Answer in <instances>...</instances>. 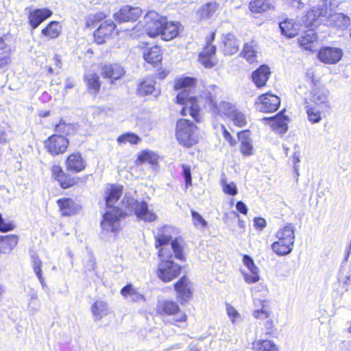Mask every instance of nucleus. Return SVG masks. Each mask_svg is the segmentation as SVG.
<instances>
[{
    "label": "nucleus",
    "mask_w": 351,
    "mask_h": 351,
    "mask_svg": "<svg viewBox=\"0 0 351 351\" xmlns=\"http://www.w3.org/2000/svg\"><path fill=\"white\" fill-rule=\"evenodd\" d=\"M52 12L47 8L35 9L29 13V22L33 29L37 28L40 23L50 17Z\"/></svg>",
    "instance_id": "aec40b11"
},
{
    "label": "nucleus",
    "mask_w": 351,
    "mask_h": 351,
    "mask_svg": "<svg viewBox=\"0 0 351 351\" xmlns=\"http://www.w3.org/2000/svg\"><path fill=\"white\" fill-rule=\"evenodd\" d=\"M182 167L186 185V186H191L192 184L191 167L186 165H182Z\"/></svg>",
    "instance_id": "680f3d73"
},
{
    "label": "nucleus",
    "mask_w": 351,
    "mask_h": 351,
    "mask_svg": "<svg viewBox=\"0 0 351 351\" xmlns=\"http://www.w3.org/2000/svg\"><path fill=\"white\" fill-rule=\"evenodd\" d=\"M221 186L223 191L230 195H235L237 193L236 184L233 182H228L226 179H221Z\"/></svg>",
    "instance_id": "5fc2aeb1"
},
{
    "label": "nucleus",
    "mask_w": 351,
    "mask_h": 351,
    "mask_svg": "<svg viewBox=\"0 0 351 351\" xmlns=\"http://www.w3.org/2000/svg\"><path fill=\"white\" fill-rule=\"evenodd\" d=\"M171 248L173 250L175 257L179 260H184V256L182 252V247L177 239L171 241Z\"/></svg>",
    "instance_id": "4d7b16f0"
},
{
    "label": "nucleus",
    "mask_w": 351,
    "mask_h": 351,
    "mask_svg": "<svg viewBox=\"0 0 351 351\" xmlns=\"http://www.w3.org/2000/svg\"><path fill=\"white\" fill-rule=\"evenodd\" d=\"M235 106L229 102L221 101L218 105H215V110L220 115H224L228 118L234 113Z\"/></svg>",
    "instance_id": "37998d69"
},
{
    "label": "nucleus",
    "mask_w": 351,
    "mask_h": 351,
    "mask_svg": "<svg viewBox=\"0 0 351 351\" xmlns=\"http://www.w3.org/2000/svg\"><path fill=\"white\" fill-rule=\"evenodd\" d=\"M10 53V47L7 45L3 39L0 37V67L5 66L8 64Z\"/></svg>",
    "instance_id": "79ce46f5"
},
{
    "label": "nucleus",
    "mask_w": 351,
    "mask_h": 351,
    "mask_svg": "<svg viewBox=\"0 0 351 351\" xmlns=\"http://www.w3.org/2000/svg\"><path fill=\"white\" fill-rule=\"evenodd\" d=\"M32 265L36 275H39L42 274V261L36 254H34L32 256Z\"/></svg>",
    "instance_id": "13d9d810"
},
{
    "label": "nucleus",
    "mask_w": 351,
    "mask_h": 351,
    "mask_svg": "<svg viewBox=\"0 0 351 351\" xmlns=\"http://www.w3.org/2000/svg\"><path fill=\"white\" fill-rule=\"evenodd\" d=\"M61 25L58 21H51L42 30V34L49 38H56L60 34Z\"/></svg>",
    "instance_id": "4c0bfd02"
},
{
    "label": "nucleus",
    "mask_w": 351,
    "mask_h": 351,
    "mask_svg": "<svg viewBox=\"0 0 351 351\" xmlns=\"http://www.w3.org/2000/svg\"><path fill=\"white\" fill-rule=\"evenodd\" d=\"M177 233V229L171 226L166 225L157 228L154 234L156 247L168 244Z\"/></svg>",
    "instance_id": "ddd939ff"
},
{
    "label": "nucleus",
    "mask_w": 351,
    "mask_h": 351,
    "mask_svg": "<svg viewBox=\"0 0 351 351\" xmlns=\"http://www.w3.org/2000/svg\"><path fill=\"white\" fill-rule=\"evenodd\" d=\"M165 19L154 10L147 12L143 19L146 34L151 38L159 36L165 23Z\"/></svg>",
    "instance_id": "423d86ee"
},
{
    "label": "nucleus",
    "mask_w": 351,
    "mask_h": 351,
    "mask_svg": "<svg viewBox=\"0 0 351 351\" xmlns=\"http://www.w3.org/2000/svg\"><path fill=\"white\" fill-rule=\"evenodd\" d=\"M317 36L314 30L308 29L298 38V43L306 50L313 51Z\"/></svg>",
    "instance_id": "c9c22d12"
},
{
    "label": "nucleus",
    "mask_w": 351,
    "mask_h": 351,
    "mask_svg": "<svg viewBox=\"0 0 351 351\" xmlns=\"http://www.w3.org/2000/svg\"><path fill=\"white\" fill-rule=\"evenodd\" d=\"M271 121V126L275 128H279L281 132H285L287 130L286 118L278 114L275 117L267 118Z\"/></svg>",
    "instance_id": "de8ad7c7"
},
{
    "label": "nucleus",
    "mask_w": 351,
    "mask_h": 351,
    "mask_svg": "<svg viewBox=\"0 0 351 351\" xmlns=\"http://www.w3.org/2000/svg\"><path fill=\"white\" fill-rule=\"evenodd\" d=\"M330 91L324 86H318L312 88L310 92V101L319 107L330 108V101L328 100Z\"/></svg>",
    "instance_id": "9b49d317"
},
{
    "label": "nucleus",
    "mask_w": 351,
    "mask_h": 351,
    "mask_svg": "<svg viewBox=\"0 0 351 351\" xmlns=\"http://www.w3.org/2000/svg\"><path fill=\"white\" fill-rule=\"evenodd\" d=\"M138 160L141 162H147L154 165L158 161V156L150 151H143L138 157Z\"/></svg>",
    "instance_id": "3c124183"
},
{
    "label": "nucleus",
    "mask_w": 351,
    "mask_h": 351,
    "mask_svg": "<svg viewBox=\"0 0 351 351\" xmlns=\"http://www.w3.org/2000/svg\"><path fill=\"white\" fill-rule=\"evenodd\" d=\"M343 51L336 47H325L319 49L318 53L319 60L325 64H336L342 58Z\"/></svg>",
    "instance_id": "f8f14e48"
},
{
    "label": "nucleus",
    "mask_w": 351,
    "mask_h": 351,
    "mask_svg": "<svg viewBox=\"0 0 351 351\" xmlns=\"http://www.w3.org/2000/svg\"><path fill=\"white\" fill-rule=\"evenodd\" d=\"M40 303L38 298L37 292L32 290L29 293V302L28 304L29 310L32 312H36L39 310Z\"/></svg>",
    "instance_id": "864d4df0"
},
{
    "label": "nucleus",
    "mask_w": 351,
    "mask_h": 351,
    "mask_svg": "<svg viewBox=\"0 0 351 351\" xmlns=\"http://www.w3.org/2000/svg\"><path fill=\"white\" fill-rule=\"evenodd\" d=\"M328 12H330L329 10ZM326 23L333 27L346 28L350 25V19L348 16L341 13L330 14L328 12Z\"/></svg>",
    "instance_id": "5701e85b"
},
{
    "label": "nucleus",
    "mask_w": 351,
    "mask_h": 351,
    "mask_svg": "<svg viewBox=\"0 0 351 351\" xmlns=\"http://www.w3.org/2000/svg\"><path fill=\"white\" fill-rule=\"evenodd\" d=\"M243 263L247 268L249 272L241 270L245 281L247 283H255L260 280L259 269L255 265L253 259L248 255H243Z\"/></svg>",
    "instance_id": "4468645a"
},
{
    "label": "nucleus",
    "mask_w": 351,
    "mask_h": 351,
    "mask_svg": "<svg viewBox=\"0 0 351 351\" xmlns=\"http://www.w3.org/2000/svg\"><path fill=\"white\" fill-rule=\"evenodd\" d=\"M277 239L271 244L272 251L278 256L289 254L293 250L294 243L287 242L285 240H281L280 239Z\"/></svg>",
    "instance_id": "7c9ffc66"
},
{
    "label": "nucleus",
    "mask_w": 351,
    "mask_h": 351,
    "mask_svg": "<svg viewBox=\"0 0 351 351\" xmlns=\"http://www.w3.org/2000/svg\"><path fill=\"white\" fill-rule=\"evenodd\" d=\"M274 7L275 2L273 0H253L249 5L250 10L256 13H262Z\"/></svg>",
    "instance_id": "2f4dec72"
},
{
    "label": "nucleus",
    "mask_w": 351,
    "mask_h": 351,
    "mask_svg": "<svg viewBox=\"0 0 351 351\" xmlns=\"http://www.w3.org/2000/svg\"><path fill=\"white\" fill-rule=\"evenodd\" d=\"M174 287L182 302L187 301L191 297L193 285L186 276L182 277L174 285Z\"/></svg>",
    "instance_id": "dca6fc26"
},
{
    "label": "nucleus",
    "mask_w": 351,
    "mask_h": 351,
    "mask_svg": "<svg viewBox=\"0 0 351 351\" xmlns=\"http://www.w3.org/2000/svg\"><path fill=\"white\" fill-rule=\"evenodd\" d=\"M180 29L181 25L179 23L167 22L165 19V23L159 36L165 40H170L178 35Z\"/></svg>",
    "instance_id": "412c9836"
},
{
    "label": "nucleus",
    "mask_w": 351,
    "mask_h": 351,
    "mask_svg": "<svg viewBox=\"0 0 351 351\" xmlns=\"http://www.w3.org/2000/svg\"><path fill=\"white\" fill-rule=\"evenodd\" d=\"M158 255L161 261L158 265L157 276L165 282H170L180 274L181 267L170 260L172 255L166 247L160 249Z\"/></svg>",
    "instance_id": "7ed1b4c3"
},
{
    "label": "nucleus",
    "mask_w": 351,
    "mask_h": 351,
    "mask_svg": "<svg viewBox=\"0 0 351 351\" xmlns=\"http://www.w3.org/2000/svg\"><path fill=\"white\" fill-rule=\"evenodd\" d=\"M230 119L233 121L235 125L239 127H243L247 124V117L246 116L235 109L234 113L230 117Z\"/></svg>",
    "instance_id": "09e8293b"
},
{
    "label": "nucleus",
    "mask_w": 351,
    "mask_h": 351,
    "mask_svg": "<svg viewBox=\"0 0 351 351\" xmlns=\"http://www.w3.org/2000/svg\"><path fill=\"white\" fill-rule=\"evenodd\" d=\"M253 315L256 319H265L269 315V311L265 305L260 310H256L254 312Z\"/></svg>",
    "instance_id": "052dcab7"
},
{
    "label": "nucleus",
    "mask_w": 351,
    "mask_h": 351,
    "mask_svg": "<svg viewBox=\"0 0 351 351\" xmlns=\"http://www.w3.org/2000/svg\"><path fill=\"white\" fill-rule=\"evenodd\" d=\"M195 82L193 77H186L177 80L174 88L178 91L176 102L183 106L181 114H189L196 121H199V106L196 97L192 95L191 89Z\"/></svg>",
    "instance_id": "f03ea898"
},
{
    "label": "nucleus",
    "mask_w": 351,
    "mask_h": 351,
    "mask_svg": "<svg viewBox=\"0 0 351 351\" xmlns=\"http://www.w3.org/2000/svg\"><path fill=\"white\" fill-rule=\"evenodd\" d=\"M123 186L120 185H108L106 190V204L107 210L103 215L101 226L106 232H115L119 227V219L123 215V212L114 205L118 202L122 195Z\"/></svg>",
    "instance_id": "f257e3e1"
},
{
    "label": "nucleus",
    "mask_w": 351,
    "mask_h": 351,
    "mask_svg": "<svg viewBox=\"0 0 351 351\" xmlns=\"http://www.w3.org/2000/svg\"><path fill=\"white\" fill-rule=\"evenodd\" d=\"M254 47L255 45L253 41L247 43L244 45L241 52V56L245 58L246 60L250 63H252L256 60V51Z\"/></svg>",
    "instance_id": "ea45409f"
},
{
    "label": "nucleus",
    "mask_w": 351,
    "mask_h": 351,
    "mask_svg": "<svg viewBox=\"0 0 351 351\" xmlns=\"http://www.w3.org/2000/svg\"><path fill=\"white\" fill-rule=\"evenodd\" d=\"M237 210L242 214L246 215L247 213V206L241 201L238 202L236 204Z\"/></svg>",
    "instance_id": "338daca9"
},
{
    "label": "nucleus",
    "mask_w": 351,
    "mask_h": 351,
    "mask_svg": "<svg viewBox=\"0 0 351 351\" xmlns=\"http://www.w3.org/2000/svg\"><path fill=\"white\" fill-rule=\"evenodd\" d=\"M176 135L180 144L188 147L198 141L196 125L185 119L178 121Z\"/></svg>",
    "instance_id": "20e7f679"
},
{
    "label": "nucleus",
    "mask_w": 351,
    "mask_h": 351,
    "mask_svg": "<svg viewBox=\"0 0 351 351\" xmlns=\"http://www.w3.org/2000/svg\"><path fill=\"white\" fill-rule=\"evenodd\" d=\"M122 203L128 211L134 212L138 219L152 222L157 219L156 214L149 210L147 203L144 201L138 202L131 196L125 195Z\"/></svg>",
    "instance_id": "39448f33"
},
{
    "label": "nucleus",
    "mask_w": 351,
    "mask_h": 351,
    "mask_svg": "<svg viewBox=\"0 0 351 351\" xmlns=\"http://www.w3.org/2000/svg\"><path fill=\"white\" fill-rule=\"evenodd\" d=\"M15 224L9 219H3L0 213V232H6L14 230Z\"/></svg>",
    "instance_id": "6e6d98bb"
},
{
    "label": "nucleus",
    "mask_w": 351,
    "mask_h": 351,
    "mask_svg": "<svg viewBox=\"0 0 351 351\" xmlns=\"http://www.w3.org/2000/svg\"><path fill=\"white\" fill-rule=\"evenodd\" d=\"M19 236L7 234L0 236V253L9 254L17 245Z\"/></svg>",
    "instance_id": "bb28decb"
},
{
    "label": "nucleus",
    "mask_w": 351,
    "mask_h": 351,
    "mask_svg": "<svg viewBox=\"0 0 351 351\" xmlns=\"http://www.w3.org/2000/svg\"><path fill=\"white\" fill-rule=\"evenodd\" d=\"M191 215L195 226H200L202 228H205L207 226L206 221L197 212L193 210Z\"/></svg>",
    "instance_id": "bf43d9fd"
},
{
    "label": "nucleus",
    "mask_w": 351,
    "mask_h": 351,
    "mask_svg": "<svg viewBox=\"0 0 351 351\" xmlns=\"http://www.w3.org/2000/svg\"><path fill=\"white\" fill-rule=\"evenodd\" d=\"M218 4L216 2H210L201 7L198 14L202 19L210 17L217 10Z\"/></svg>",
    "instance_id": "a18cd8bd"
},
{
    "label": "nucleus",
    "mask_w": 351,
    "mask_h": 351,
    "mask_svg": "<svg viewBox=\"0 0 351 351\" xmlns=\"http://www.w3.org/2000/svg\"><path fill=\"white\" fill-rule=\"evenodd\" d=\"M86 166V161L80 153L70 154L66 160V168L71 172L79 173L83 171Z\"/></svg>",
    "instance_id": "6ab92c4d"
},
{
    "label": "nucleus",
    "mask_w": 351,
    "mask_h": 351,
    "mask_svg": "<svg viewBox=\"0 0 351 351\" xmlns=\"http://www.w3.org/2000/svg\"><path fill=\"white\" fill-rule=\"evenodd\" d=\"M57 203L63 215H73L79 210L78 205L70 198L59 199Z\"/></svg>",
    "instance_id": "72a5a7b5"
},
{
    "label": "nucleus",
    "mask_w": 351,
    "mask_h": 351,
    "mask_svg": "<svg viewBox=\"0 0 351 351\" xmlns=\"http://www.w3.org/2000/svg\"><path fill=\"white\" fill-rule=\"evenodd\" d=\"M114 28L115 25L112 21L103 22L94 32L95 41L97 44H103L111 35Z\"/></svg>",
    "instance_id": "f3484780"
},
{
    "label": "nucleus",
    "mask_w": 351,
    "mask_h": 351,
    "mask_svg": "<svg viewBox=\"0 0 351 351\" xmlns=\"http://www.w3.org/2000/svg\"><path fill=\"white\" fill-rule=\"evenodd\" d=\"M215 38V33H212L210 40L206 47L199 55V62L206 68H212L215 64V46L210 45Z\"/></svg>",
    "instance_id": "2eb2a0df"
},
{
    "label": "nucleus",
    "mask_w": 351,
    "mask_h": 351,
    "mask_svg": "<svg viewBox=\"0 0 351 351\" xmlns=\"http://www.w3.org/2000/svg\"><path fill=\"white\" fill-rule=\"evenodd\" d=\"M238 137L241 140L240 151L244 156H251L253 154L254 147L252 141L249 137L247 131H243L238 133Z\"/></svg>",
    "instance_id": "473e14b6"
},
{
    "label": "nucleus",
    "mask_w": 351,
    "mask_h": 351,
    "mask_svg": "<svg viewBox=\"0 0 351 351\" xmlns=\"http://www.w3.org/2000/svg\"><path fill=\"white\" fill-rule=\"evenodd\" d=\"M306 114L308 121L312 123H319L322 120L320 110L317 108V106L308 104L306 106Z\"/></svg>",
    "instance_id": "c03bdc74"
},
{
    "label": "nucleus",
    "mask_w": 351,
    "mask_h": 351,
    "mask_svg": "<svg viewBox=\"0 0 351 351\" xmlns=\"http://www.w3.org/2000/svg\"><path fill=\"white\" fill-rule=\"evenodd\" d=\"M280 104V100L278 96L266 93L258 97L256 102V108L259 112L269 113L277 110Z\"/></svg>",
    "instance_id": "6e6552de"
},
{
    "label": "nucleus",
    "mask_w": 351,
    "mask_h": 351,
    "mask_svg": "<svg viewBox=\"0 0 351 351\" xmlns=\"http://www.w3.org/2000/svg\"><path fill=\"white\" fill-rule=\"evenodd\" d=\"M223 51L225 55L231 56L239 51V43L232 34H227L223 38Z\"/></svg>",
    "instance_id": "c85d7f7f"
},
{
    "label": "nucleus",
    "mask_w": 351,
    "mask_h": 351,
    "mask_svg": "<svg viewBox=\"0 0 351 351\" xmlns=\"http://www.w3.org/2000/svg\"><path fill=\"white\" fill-rule=\"evenodd\" d=\"M104 77L118 80L123 75V69L119 64H104L101 67Z\"/></svg>",
    "instance_id": "c756f323"
},
{
    "label": "nucleus",
    "mask_w": 351,
    "mask_h": 351,
    "mask_svg": "<svg viewBox=\"0 0 351 351\" xmlns=\"http://www.w3.org/2000/svg\"><path fill=\"white\" fill-rule=\"evenodd\" d=\"M85 80L90 90L94 93L98 92L100 88V82L99 77L96 73H90L85 75Z\"/></svg>",
    "instance_id": "49530a36"
},
{
    "label": "nucleus",
    "mask_w": 351,
    "mask_h": 351,
    "mask_svg": "<svg viewBox=\"0 0 351 351\" xmlns=\"http://www.w3.org/2000/svg\"><path fill=\"white\" fill-rule=\"evenodd\" d=\"M52 177L57 180L63 189H67L75 183L73 179L66 178L65 174L60 165H53L51 167Z\"/></svg>",
    "instance_id": "cd10ccee"
},
{
    "label": "nucleus",
    "mask_w": 351,
    "mask_h": 351,
    "mask_svg": "<svg viewBox=\"0 0 351 351\" xmlns=\"http://www.w3.org/2000/svg\"><path fill=\"white\" fill-rule=\"evenodd\" d=\"M69 129L70 126L64 122H60L56 126V132L63 134H67Z\"/></svg>",
    "instance_id": "0e129e2a"
},
{
    "label": "nucleus",
    "mask_w": 351,
    "mask_h": 351,
    "mask_svg": "<svg viewBox=\"0 0 351 351\" xmlns=\"http://www.w3.org/2000/svg\"><path fill=\"white\" fill-rule=\"evenodd\" d=\"M221 128L222 134H223V136L224 138L227 141H228L230 144H232V138L230 132L226 130L225 126L223 125L221 126Z\"/></svg>",
    "instance_id": "774afa93"
},
{
    "label": "nucleus",
    "mask_w": 351,
    "mask_h": 351,
    "mask_svg": "<svg viewBox=\"0 0 351 351\" xmlns=\"http://www.w3.org/2000/svg\"><path fill=\"white\" fill-rule=\"evenodd\" d=\"M142 14V10L138 7L124 5L114 14V19L119 23L135 21Z\"/></svg>",
    "instance_id": "9d476101"
},
{
    "label": "nucleus",
    "mask_w": 351,
    "mask_h": 351,
    "mask_svg": "<svg viewBox=\"0 0 351 351\" xmlns=\"http://www.w3.org/2000/svg\"><path fill=\"white\" fill-rule=\"evenodd\" d=\"M155 84L152 78L145 79L138 87V93L141 95L153 94L156 91Z\"/></svg>",
    "instance_id": "58836bf2"
},
{
    "label": "nucleus",
    "mask_w": 351,
    "mask_h": 351,
    "mask_svg": "<svg viewBox=\"0 0 351 351\" xmlns=\"http://www.w3.org/2000/svg\"><path fill=\"white\" fill-rule=\"evenodd\" d=\"M47 151L53 156L64 153L69 145V141L63 135L53 134L45 142Z\"/></svg>",
    "instance_id": "1a4fd4ad"
},
{
    "label": "nucleus",
    "mask_w": 351,
    "mask_h": 351,
    "mask_svg": "<svg viewBox=\"0 0 351 351\" xmlns=\"http://www.w3.org/2000/svg\"><path fill=\"white\" fill-rule=\"evenodd\" d=\"M295 226L291 223H287L282 228H279L276 232V239L285 240L289 243H295Z\"/></svg>",
    "instance_id": "a878e982"
},
{
    "label": "nucleus",
    "mask_w": 351,
    "mask_h": 351,
    "mask_svg": "<svg viewBox=\"0 0 351 351\" xmlns=\"http://www.w3.org/2000/svg\"><path fill=\"white\" fill-rule=\"evenodd\" d=\"M226 310L229 319L232 324L239 323L242 321L241 314L232 305L226 304Z\"/></svg>",
    "instance_id": "603ef678"
},
{
    "label": "nucleus",
    "mask_w": 351,
    "mask_h": 351,
    "mask_svg": "<svg viewBox=\"0 0 351 351\" xmlns=\"http://www.w3.org/2000/svg\"><path fill=\"white\" fill-rule=\"evenodd\" d=\"M254 226L256 229L262 230L265 228L267 222L265 219L261 217H257L254 219Z\"/></svg>",
    "instance_id": "69168bd1"
},
{
    "label": "nucleus",
    "mask_w": 351,
    "mask_h": 351,
    "mask_svg": "<svg viewBox=\"0 0 351 351\" xmlns=\"http://www.w3.org/2000/svg\"><path fill=\"white\" fill-rule=\"evenodd\" d=\"M140 141V138L133 133H126L119 136L117 141L119 144H125L130 143L132 145H136Z\"/></svg>",
    "instance_id": "8fccbe9b"
},
{
    "label": "nucleus",
    "mask_w": 351,
    "mask_h": 351,
    "mask_svg": "<svg viewBox=\"0 0 351 351\" xmlns=\"http://www.w3.org/2000/svg\"><path fill=\"white\" fill-rule=\"evenodd\" d=\"M255 351H278L277 346L269 340H258L252 344Z\"/></svg>",
    "instance_id": "a19ab883"
},
{
    "label": "nucleus",
    "mask_w": 351,
    "mask_h": 351,
    "mask_svg": "<svg viewBox=\"0 0 351 351\" xmlns=\"http://www.w3.org/2000/svg\"><path fill=\"white\" fill-rule=\"evenodd\" d=\"M91 312L95 321L100 320L108 313V304L102 300H97L91 306Z\"/></svg>",
    "instance_id": "e433bc0d"
},
{
    "label": "nucleus",
    "mask_w": 351,
    "mask_h": 351,
    "mask_svg": "<svg viewBox=\"0 0 351 351\" xmlns=\"http://www.w3.org/2000/svg\"><path fill=\"white\" fill-rule=\"evenodd\" d=\"M270 75L269 68L266 65L261 66L252 74V79L258 88L265 85Z\"/></svg>",
    "instance_id": "4be33fe9"
},
{
    "label": "nucleus",
    "mask_w": 351,
    "mask_h": 351,
    "mask_svg": "<svg viewBox=\"0 0 351 351\" xmlns=\"http://www.w3.org/2000/svg\"><path fill=\"white\" fill-rule=\"evenodd\" d=\"M123 297L132 302H145L146 298L144 294L140 292L139 288L132 284H128L121 290Z\"/></svg>",
    "instance_id": "a211bd4d"
},
{
    "label": "nucleus",
    "mask_w": 351,
    "mask_h": 351,
    "mask_svg": "<svg viewBox=\"0 0 351 351\" xmlns=\"http://www.w3.org/2000/svg\"><path fill=\"white\" fill-rule=\"evenodd\" d=\"M285 4L296 10H302L304 4L301 0H284Z\"/></svg>",
    "instance_id": "e2e57ef3"
},
{
    "label": "nucleus",
    "mask_w": 351,
    "mask_h": 351,
    "mask_svg": "<svg viewBox=\"0 0 351 351\" xmlns=\"http://www.w3.org/2000/svg\"><path fill=\"white\" fill-rule=\"evenodd\" d=\"M145 60L152 64H156L162 60V53L160 47L154 46L143 50Z\"/></svg>",
    "instance_id": "f704fd0d"
},
{
    "label": "nucleus",
    "mask_w": 351,
    "mask_h": 351,
    "mask_svg": "<svg viewBox=\"0 0 351 351\" xmlns=\"http://www.w3.org/2000/svg\"><path fill=\"white\" fill-rule=\"evenodd\" d=\"M328 12V5L326 0L321 1L316 7H313L306 14L304 25L306 27L312 26L313 23L319 19L322 21L326 22Z\"/></svg>",
    "instance_id": "0eeeda50"
},
{
    "label": "nucleus",
    "mask_w": 351,
    "mask_h": 351,
    "mask_svg": "<svg viewBox=\"0 0 351 351\" xmlns=\"http://www.w3.org/2000/svg\"><path fill=\"white\" fill-rule=\"evenodd\" d=\"M279 27L282 35L293 38L298 34L300 25L295 23L293 19H285L279 23Z\"/></svg>",
    "instance_id": "b1692460"
},
{
    "label": "nucleus",
    "mask_w": 351,
    "mask_h": 351,
    "mask_svg": "<svg viewBox=\"0 0 351 351\" xmlns=\"http://www.w3.org/2000/svg\"><path fill=\"white\" fill-rule=\"evenodd\" d=\"M156 311L161 315H171L178 313L180 308L176 302L162 300L158 302Z\"/></svg>",
    "instance_id": "393cba45"
}]
</instances>
